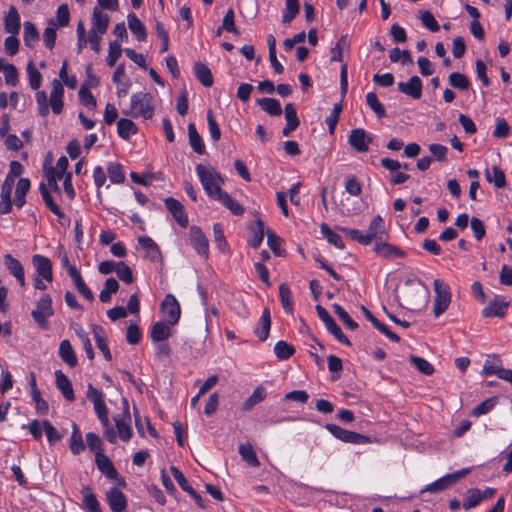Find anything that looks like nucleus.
I'll list each match as a JSON object with an SVG mask.
<instances>
[{"label": "nucleus", "instance_id": "a878e982", "mask_svg": "<svg viewBox=\"0 0 512 512\" xmlns=\"http://www.w3.org/2000/svg\"><path fill=\"white\" fill-rule=\"evenodd\" d=\"M508 309V303L495 299L492 301L488 306H486L482 310V315L486 318L488 317H502L506 314V311Z\"/></svg>", "mask_w": 512, "mask_h": 512}, {"label": "nucleus", "instance_id": "2f4dec72", "mask_svg": "<svg viewBox=\"0 0 512 512\" xmlns=\"http://www.w3.org/2000/svg\"><path fill=\"white\" fill-rule=\"evenodd\" d=\"M59 356L70 367H75L77 365V357L68 340L61 341L59 346Z\"/></svg>", "mask_w": 512, "mask_h": 512}, {"label": "nucleus", "instance_id": "393cba45", "mask_svg": "<svg viewBox=\"0 0 512 512\" xmlns=\"http://www.w3.org/2000/svg\"><path fill=\"white\" fill-rule=\"evenodd\" d=\"M4 27L7 33L17 35L20 30V16L14 6L9 8V11L4 20Z\"/></svg>", "mask_w": 512, "mask_h": 512}, {"label": "nucleus", "instance_id": "dca6fc26", "mask_svg": "<svg viewBox=\"0 0 512 512\" xmlns=\"http://www.w3.org/2000/svg\"><path fill=\"white\" fill-rule=\"evenodd\" d=\"M106 501L112 512H124L127 508L126 496L115 487L106 492Z\"/></svg>", "mask_w": 512, "mask_h": 512}, {"label": "nucleus", "instance_id": "7ed1b4c3", "mask_svg": "<svg viewBox=\"0 0 512 512\" xmlns=\"http://www.w3.org/2000/svg\"><path fill=\"white\" fill-rule=\"evenodd\" d=\"M434 285V302H433V313L435 317H439L449 307L452 299L450 287L441 279H435Z\"/></svg>", "mask_w": 512, "mask_h": 512}, {"label": "nucleus", "instance_id": "9b49d317", "mask_svg": "<svg viewBox=\"0 0 512 512\" xmlns=\"http://www.w3.org/2000/svg\"><path fill=\"white\" fill-rule=\"evenodd\" d=\"M373 251L382 258L392 259V258H404L406 253L402 251L399 247L388 243L385 240L376 241L374 243Z\"/></svg>", "mask_w": 512, "mask_h": 512}, {"label": "nucleus", "instance_id": "f257e3e1", "mask_svg": "<svg viewBox=\"0 0 512 512\" xmlns=\"http://www.w3.org/2000/svg\"><path fill=\"white\" fill-rule=\"evenodd\" d=\"M154 98L150 93L137 92L132 94L128 109H124L122 113L132 118L142 117L151 119L154 115Z\"/></svg>", "mask_w": 512, "mask_h": 512}, {"label": "nucleus", "instance_id": "f704fd0d", "mask_svg": "<svg viewBox=\"0 0 512 512\" xmlns=\"http://www.w3.org/2000/svg\"><path fill=\"white\" fill-rule=\"evenodd\" d=\"M188 137H189V144L191 148L197 153V154H204L205 153V146L203 144L202 138L197 132V129L193 123H190L188 125Z\"/></svg>", "mask_w": 512, "mask_h": 512}, {"label": "nucleus", "instance_id": "79ce46f5", "mask_svg": "<svg viewBox=\"0 0 512 512\" xmlns=\"http://www.w3.org/2000/svg\"><path fill=\"white\" fill-rule=\"evenodd\" d=\"M118 135L123 139H129L131 135L137 133V127L134 122L130 119L121 118L117 122Z\"/></svg>", "mask_w": 512, "mask_h": 512}, {"label": "nucleus", "instance_id": "3c124183", "mask_svg": "<svg viewBox=\"0 0 512 512\" xmlns=\"http://www.w3.org/2000/svg\"><path fill=\"white\" fill-rule=\"evenodd\" d=\"M350 45L349 39L347 35L341 36L335 47L331 49V61L341 62L343 59V51L348 49Z\"/></svg>", "mask_w": 512, "mask_h": 512}, {"label": "nucleus", "instance_id": "cd10ccee", "mask_svg": "<svg viewBox=\"0 0 512 512\" xmlns=\"http://www.w3.org/2000/svg\"><path fill=\"white\" fill-rule=\"evenodd\" d=\"M194 73L198 81L205 87L213 85V76L208 66L202 62H195Z\"/></svg>", "mask_w": 512, "mask_h": 512}, {"label": "nucleus", "instance_id": "f3484780", "mask_svg": "<svg viewBox=\"0 0 512 512\" xmlns=\"http://www.w3.org/2000/svg\"><path fill=\"white\" fill-rule=\"evenodd\" d=\"M4 265L9 273L16 278L19 285L24 287L26 284L24 267L21 262L11 254L4 255Z\"/></svg>", "mask_w": 512, "mask_h": 512}, {"label": "nucleus", "instance_id": "5701e85b", "mask_svg": "<svg viewBox=\"0 0 512 512\" xmlns=\"http://www.w3.org/2000/svg\"><path fill=\"white\" fill-rule=\"evenodd\" d=\"M271 328V316L268 308H265L262 312V315L259 319L258 325L255 328L254 332L260 341H265L270 332Z\"/></svg>", "mask_w": 512, "mask_h": 512}, {"label": "nucleus", "instance_id": "e2e57ef3", "mask_svg": "<svg viewBox=\"0 0 512 512\" xmlns=\"http://www.w3.org/2000/svg\"><path fill=\"white\" fill-rule=\"evenodd\" d=\"M333 310L346 327L355 330L358 324L350 317V315L339 304H333Z\"/></svg>", "mask_w": 512, "mask_h": 512}, {"label": "nucleus", "instance_id": "ddd939ff", "mask_svg": "<svg viewBox=\"0 0 512 512\" xmlns=\"http://www.w3.org/2000/svg\"><path fill=\"white\" fill-rule=\"evenodd\" d=\"M32 263L35 266L37 277H41L47 282L53 281L52 262L48 257L40 254L33 255Z\"/></svg>", "mask_w": 512, "mask_h": 512}, {"label": "nucleus", "instance_id": "37998d69", "mask_svg": "<svg viewBox=\"0 0 512 512\" xmlns=\"http://www.w3.org/2000/svg\"><path fill=\"white\" fill-rule=\"evenodd\" d=\"M485 175L487 181L493 183L497 188H502L506 184L505 174L497 166H494L491 169H487Z\"/></svg>", "mask_w": 512, "mask_h": 512}, {"label": "nucleus", "instance_id": "4c0bfd02", "mask_svg": "<svg viewBox=\"0 0 512 512\" xmlns=\"http://www.w3.org/2000/svg\"><path fill=\"white\" fill-rule=\"evenodd\" d=\"M279 298L284 311L288 314H292L294 310L292 293L286 283H282L279 286Z\"/></svg>", "mask_w": 512, "mask_h": 512}, {"label": "nucleus", "instance_id": "5fc2aeb1", "mask_svg": "<svg viewBox=\"0 0 512 512\" xmlns=\"http://www.w3.org/2000/svg\"><path fill=\"white\" fill-rule=\"evenodd\" d=\"M86 443L89 448V450L95 454V457L97 455H102L103 453V442L101 438L93 432H88L86 434Z\"/></svg>", "mask_w": 512, "mask_h": 512}, {"label": "nucleus", "instance_id": "6e6d98bb", "mask_svg": "<svg viewBox=\"0 0 512 512\" xmlns=\"http://www.w3.org/2000/svg\"><path fill=\"white\" fill-rule=\"evenodd\" d=\"M482 502L480 496V490L477 488H472L467 490L465 500L463 502V508L465 510H470L476 506H478Z\"/></svg>", "mask_w": 512, "mask_h": 512}, {"label": "nucleus", "instance_id": "412c9836", "mask_svg": "<svg viewBox=\"0 0 512 512\" xmlns=\"http://www.w3.org/2000/svg\"><path fill=\"white\" fill-rule=\"evenodd\" d=\"M95 463L99 471L104 474L107 478L116 480L119 476L117 470L115 469L112 461L105 454L97 455L95 457Z\"/></svg>", "mask_w": 512, "mask_h": 512}, {"label": "nucleus", "instance_id": "72a5a7b5", "mask_svg": "<svg viewBox=\"0 0 512 512\" xmlns=\"http://www.w3.org/2000/svg\"><path fill=\"white\" fill-rule=\"evenodd\" d=\"M69 446L72 454L74 455L80 454L85 449L82 434L76 423L72 424V434L69 440Z\"/></svg>", "mask_w": 512, "mask_h": 512}, {"label": "nucleus", "instance_id": "b1692460", "mask_svg": "<svg viewBox=\"0 0 512 512\" xmlns=\"http://www.w3.org/2000/svg\"><path fill=\"white\" fill-rule=\"evenodd\" d=\"M70 277L73 280V283L78 290V292L86 298L88 301L94 300V294L93 292L88 288V286L85 284L80 272L77 268H71L70 269Z\"/></svg>", "mask_w": 512, "mask_h": 512}, {"label": "nucleus", "instance_id": "a19ab883", "mask_svg": "<svg viewBox=\"0 0 512 512\" xmlns=\"http://www.w3.org/2000/svg\"><path fill=\"white\" fill-rule=\"evenodd\" d=\"M449 85L460 91H466L470 87V81L468 77L460 72H452L448 76Z\"/></svg>", "mask_w": 512, "mask_h": 512}, {"label": "nucleus", "instance_id": "58836bf2", "mask_svg": "<svg viewBox=\"0 0 512 512\" xmlns=\"http://www.w3.org/2000/svg\"><path fill=\"white\" fill-rule=\"evenodd\" d=\"M215 200L220 201L234 215H242L245 211L244 207L236 200H234L225 191L222 194H220Z\"/></svg>", "mask_w": 512, "mask_h": 512}, {"label": "nucleus", "instance_id": "c85d7f7f", "mask_svg": "<svg viewBox=\"0 0 512 512\" xmlns=\"http://www.w3.org/2000/svg\"><path fill=\"white\" fill-rule=\"evenodd\" d=\"M31 397L35 402L36 412L40 415H45L48 413L49 406L48 403L42 398L40 391L37 389L36 380L34 375L31 380Z\"/></svg>", "mask_w": 512, "mask_h": 512}, {"label": "nucleus", "instance_id": "864d4df0", "mask_svg": "<svg viewBox=\"0 0 512 512\" xmlns=\"http://www.w3.org/2000/svg\"><path fill=\"white\" fill-rule=\"evenodd\" d=\"M274 353L278 359L287 360L295 353V349L286 341L280 340L274 346Z\"/></svg>", "mask_w": 512, "mask_h": 512}, {"label": "nucleus", "instance_id": "4468645a", "mask_svg": "<svg viewBox=\"0 0 512 512\" xmlns=\"http://www.w3.org/2000/svg\"><path fill=\"white\" fill-rule=\"evenodd\" d=\"M166 209L173 215L175 221L183 228L188 226V216L183 205L176 199L168 197L164 200Z\"/></svg>", "mask_w": 512, "mask_h": 512}, {"label": "nucleus", "instance_id": "f8f14e48", "mask_svg": "<svg viewBox=\"0 0 512 512\" xmlns=\"http://www.w3.org/2000/svg\"><path fill=\"white\" fill-rule=\"evenodd\" d=\"M114 422L117 429L116 435L118 434L119 438L124 441L128 442L132 435V428H131V417L129 412L125 411L121 414H117L114 416Z\"/></svg>", "mask_w": 512, "mask_h": 512}, {"label": "nucleus", "instance_id": "bb28decb", "mask_svg": "<svg viewBox=\"0 0 512 512\" xmlns=\"http://www.w3.org/2000/svg\"><path fill=\"white\" fill-rule=\"evenodd\" d=\"M97 348L103 353L107 361L112 360L111 352L106 343L105 333L101 326L95 325L92 329Z\"/></svg>", "mask_w": 512, "mask_h": 512}, {"label": "nucleus", "instance_id": "49530a36", "mask_svg": "<svg viewBox=\"0 0 512 512\" xmlns=\"http://www.w3.org/2000/svg\"><path fill=\"white\" fill-rule=\"evenodd\" d=\"M239 454L241 458L252 467H258L260 462L251 444H241L239 446Z\"/></svg>", "mask_w": 512, "mask_h": 512}, {"label": "nucleus", "instance_id": "603ef678", "mask_svg": "<svg viewBox=\"0 0 512 512\" xmlns=\"http://www.w3.org/2000/svg\"><path fill=\"white\" fill-rule=\"evenodd\" d=\"M299 8L298 0H286L285 9L282 14L283 23H290L299 13Z\"/></svg>", "mask_w": 512, "mask_h": 512}, {"label": "nucleus", "instance_id": "a18cd8bd", "mask_svg": "<svg viewBox=\"0 0 512 512\" xmlns=\"http://www.w3.org/2000/svg\"><path fill=\"white\" fill-rule=\"evenodd\" d=\"M258 104L268 114L272 116H279L282 114L281 104L274 98H262L258 100Z\"/></svg>", "mask_w": 512, "mask_h": 512}, {"label": "nucleus", "instance_id": "4be33fe9", "mask_svg": "<svg viewBox=\"0 0 512 512\" xmlns=\"http://www.w3.org/2000/svg\"><path fill=\"white\" fill-rule=\"evenodd\" d=\"M109 26V16L103 13L98 8H94L92 16V27L89 31H94L103 35L106 33Z\"/></svg>", "mask_w": 512, "mask_h": 512}, {"label": "nucleus", "instance_id": "de8ad7c7", "mask_svg": "<svg viewBox=\"0 0 512 512\" xmlns=\"http://www.w3.org/2000/svg\"><path fill=\"white\" fill-rule=\"evenodd\" d=\"M266 398V390L263 386L255 388L253 393L243 403L244 410H251L255 405L262 402Z\"/></svg>", "mask_w": 512, "mask_h": 512}, {"label": "nucleus", "instance_id": "c03bdc74", "mask_svg": "<svg viewBox=\"0 0 512 512\" xmlns=\"http://www.w3.org/2000/svg\"><path fill=\"white\" fill-rule=\"evenodd\" d=\"M118 288H119L118 281L115 278H113V277L108 278L105 281L104 287H103V289L100 292V295H99L100 301L102 303L110 302L111 295L116 293Z\"/></svg>", "mask_w": 512, "mask_h": 512}, {"label": "nucleus", "instance_id": "6e6552de", "mask_svg": "<svg viewBox=\"0 0 512 512\" xmlns=\"http://www.w3.org/2000/svg\"><path fill=\"white\" fill-rule=\"evenodd\" d=\"M364 235L368 238L367 245L371 244L373 241L376 242L388 238L384 220L380 215H376L372 218L368 230Z\"/></svg>", "mask_w": 512, "mask_h": 512}, {"label": "nucleus", "instance_id": "c9c22d12", "mask_svg": "<svg viewBox=\"0 0 512 512\" xmlns=\"http://www.w3.org/2000/svg\"><path fill=\"white\" fill-rule=\"evenodd\" d=\"M39 190L41 193V196L46 204V206L49 208V210L55 214L58 218H63L65 215L60 209V207L54 202L49 190L46 187L45 183H40Z\"/></svg>", "mask_w": 512, "mask_h": 512}, {"label": "nucleus", "instance_id": "473e14b6", "mask_svg": "<svg viewBox=\"0 0 512 512\" xmlns=\"http://www.w3.org/2000/svg\"><path fill=\"white\" fill-rule=\"evenodd\" d=\"M264 235H266L265 225L262 220L257 219L255 226L251 228V236L248 240L249 245L257 249L261 245Z\"/></svg>", "mask_w": 512, "mask_h": 512}, {"label": "nucleus", "instance_id": "8fccbe9b", "mask_svg": "<svg viewBox=\"0 0 512 512\" xmlns=\"http://www.w3.org/2000/svg\"><path fill=\"white\" fill-rule=\"evenodd\" d=\"M320 231L330 244L341 250L345 248L341 237L332 231L326 223H322L320 225Z\"/></svg>", "mask_w": 512, "mask_h": 512}, {"label": "nucleus", "instance_id": "ea45409f", "mask_svg": "<svg viewBox=\"0 0 512 512\" xmlns=\"http://www.w3.org/2000/svg\"><path fill=\"white\" fill-rule=\"evenodd\" d=\"M30 180L28 178H20L15 191V205L22 208L25 204V196L30 189Z\"/></svg>", "mask_w": 512, "mask_h": 512}, {"label": "nucleus", "instance_id": "09e8293b", "mask_svg": "<svg viewBox=\"0 0 512 512\" xmlns=\"http://www.w3.org/2000/svg\"><path fill=\"white\" fill-rule=\"evenodd\" d=\"M23 39L25 45L28 47H34L35 43L39 39V34L35 25L29 21L24 22Z\"/></svg>", "mask_w": 512, "mask_h": 512}, {"label": "nucleus", "instance_id": "39448f33", "mask_svg": "<svg viewBox=\"0 0 512 512\" xmlns=\"http://www.w3.org/2000/svg\"><path fill=\"white\" fill-rule=\"evenodd\" d=\"M31 314L40 327H47V318L53 315L52 299L49 294H43L41 296L37 301L36 309H34Z\"/></svg>", "mask_w": 512, "mask_h": 512}, {"label": "nucleus", "instance_id": "6ab92c4d", "mask_svg": "<svg viewBox=\"0 0 512 512\" xmlns=\"http://www.w3.org/2000/svg\"><path fill=\"white\" fill-rule=\"evenodd\" d=\"M56 377V386L64 396V398L70 402L75 400V395L73 391V387L71 381L68 377L61 371H55Z\"/></svg>", "mask_w": 512, "mask_h": 512}, {"label": "nucleus", "instance_id": "bf43d9fd", "mask_svg": "<svg viewBox=\"0 0 512 512\" xmlns=\"http://www.w3.org/2000/svg\"><path fill=\"white\" fill-rule=\"evenodd\" d=\"M452 485L453 484H452L451 480L449 479L448 475H445V476L441 477L440 479L436 480L435 482L426 486L424 489L421 490V493L443 491Z\"/></svg>", "mask_w": 512, "mask_h": 512}, {"label": "nucleus", "instance_id": "a211bd4d", "mask_svg": "<svg viewBox=\"0 0 512 512\" xmlns=\"http://www.w3.org/2000/svg\"><path fill=\"white\" fill-rule=\"evenodd\" d=\"M64 88L58 79L52 81V89L49 97V104L54 114H60L63 110Z\"/></svg>", "mask_w": 512, "mask_h": 512}, {"label": "nucleus", "instance_id": "20e7f679", "mask_svg": "<svg viewBox=\"0 0 512 512\" xmlns=\"http://www.w3.org/2000/svg\"><path fill=\"white\" fill-rule=\"evenodd\" d=\"M325 429L329 431L335 438L346 443L359 445L371 443L370 437L349 431L336 424L328 423L325 425Z\"/></svg>", "mask_w": 512, "mask_h": 512}, {"label": "nucleus", "instance_id": "7c9ffc66", "mask_svg": "<svg viewBox=\"0 0 512 512\" xmlns=\"http://www.w3.org/2000/svg\"><path fill=\"white\" fill-rule=\"evenodd\" d=\"M127 21L130 31L135 35L137 40L144 41L147 33L144 24L139 20V18L134 13H130L127 16Z\"/></svg>", "mask_w": 512, "mask_h": 512}, {"label": "nucleus", "instance_id": "aec40b11", "mask_svg": "<svg viewBox=\"0 0 512 512\" xmlns=\"http://www.w3.org/2000/svg\"><path fill=\"white\" fill-rule=\"evenodd\" d=\"M167 321H158L153 324L150 336L153 342H162L171 336V327Z\"/></svg>", "mask_w": 512, "mask_h": 512}, {"label": "nucleus", "instance_id": "0eeeda50", "mask_svg": "<svg viewBox=\"0 0 512 512\" xmlns=\"http://www.w3.org/2000/svg\"><path fill=\"white\" fill-rule=\"evenodd\" d=\"M189 244L202 257L208 258L209 244L203 231L198 226H191L189 230Z\"/></svg>", "mask_w": 512, "mask_h": 512}, {"label": "nucleus", "instance_id": "052dcab7", "mask_svg": "<svg viewBox=\"0 0 512 512\" xmlns=\"http://www.w3.org/2000/svg\"><path fill=\"white\" fill-rule=\"evenodd\" d=\"M366 103L370 107V109L379 117L382 118L385 116V108L380 103L377 98V95L373 92H369L366 95Z\"/></svg>", "mask_w": 512, "mask_h": 512}, {"label": "nucleus", "instance_id": "774afa93", "mask_svg": "<svg viewBox=\"0 0 512 512\" xmlns=\"http://www.w3.org/2000/svg\"><path fill=\"white\" fill-rule=\"evenodd\" d=\"M267 244L269 248L274 252L275 255H281V242L282 239L277 236L270 228L266 229Z\"/></svg>", "mask_w": 512, "mask_h": 512}, {"label": "nucleus", "instance_id": "13d9d810", "mask_svg": "<svg viewBox=\"0 0 512 512\" xmlns=\"http://www.w3.org/2000/svg\"><path fill=\"white\" fill-rule=\"evenodd\" d=\"M389 59L393 63L401 61L403 65L413 63L410 52L408 50L401 51L399 48H393L390 50Z\"/></svg>", "mask_w": 512, "mask_h": 512}, {"label": "nucleus", "instance_id": "4d7b16f0", "mask_svg": "<svg viewBox=\"0 0 512 512\" xmlns=\"http://www.w3.org/2000/svg\"><path fill=\"white\" fill-rule=\"evenodd\" d=\"M108 177L113 184H120L125 180L122 166L119 163H110L107 168Z\"/></svg>", "mask_w": 512, "mask_h": 512}, {"label": "nucleus", "instance_id": "2eb2a0df", "mask_svg": "<svg viewBox=\"0 0 512 512\" xmlns=\"http://www.w3.org/2000/svg\"><path fill=\"white\" fill-rule=\"evenodd\" d=\"M397 87L401 93L412 99L418 100L422 96L423 85L418 76H412L407 82H399Z\"/></svg>", "mask_w": 512, "mask_h": 512}, {"label": "nucleus", "instance_id": "680f3d73", "mask_svg": "<svg viewBox=\"0 0 512 512\" xmlns=\"http://www.w3.org/2000/svg\"><path fill=\"white\" fill-rule=\"evenodd\" d=\"M27 74L31 88L34 90L38 89L41 85L42 76L40 72L36 69L33 61H29V63L27 64Z\"/></svg>", "mask_w": 512, "mask_h": 512}, {"label": "nucleus", "instance_id": "f03ea898", "mask_svg": "<svg viewBox=\"0 0 512 512\" xmlns=\"http://www.w3.org/2000/svg\"><path fill=\"white\" fill-rule=\"evenodd\" d=\"M196 173L205 192L210 198L215 200L220 194L224 192L221 189L223 179L214 168L198 164L196 166Z\"/></svg>", "mask_w": 512, "mask_h": 512}, {"label": "nucleus", "instance_id": "423d86ee", "mask_svg": "<svg viewBox=\"0 0 512 512\" xmlns=\"http://www.w3.org/2000/svg\"><path fill=\"white\" fill-rule=\"evenodd\" d=\"M161 313L165 321L170 325L178 323L181 315L180 304L174 295L168 294L161 303Z\"/></svg>", "mask_w": 512, "mask_h": 512}, {"label": "nucleus", "instance_id": "1a4fd4ad", "mask_svg": "<svg viewBox=\"0 0 512 512\" xmlns=\"http://www.w3.org/2000/svg\"><path fill=\"white\" fill-rule=\"evenodd\" d=\"M371 142L372 138L362 128L353 129L348 138L349 145L360 153L367 152Z\"/></svg>", "mask_w": 512, "mask_h": 512}, {"label": "nucleus", "instance_id": "338daca9", "mask_svg": "<svg viewBox=\"0 0 512 512\" xmlns=\"http://www.w3.org/2000/svg\"><path fill=\"white\" fill-rule=\"evenodd\" d=\"M420 20L423 26L431 32H437L440 28L433 14L427 10L420 12Z\"/></svg>", "mask_w": 512, "mask_h": 512}, {"label": "nucleus", "instance_id": "0e129e2a", "mask_svg": "<svg viewBox=\"0 0 512 512\" xmlns=\"http://www.w3.org/2000/svg\"><path fill=\"white\" fill-rule=\"evenodd\" d=\"M341 111H342V105L340 103L334 104L330 115L325 120L330 134H334L336 125L339 121Z\"/></svg>", "mask_w": 512, "mask_h": 512}, {"label": "nucleus", "instance_id": "69168bd1", "mask_svg": "<svg viewBox=\"0 0 512 512\" xmlns=\"http://www.w3.org/2000/svg\"><path fill=\"white\" fill-rule=\"evenodd\" d=\"M410 361L421 373L425 375L433 374L434 367L424 358L412 355Z\"/></svg>", "mask_w": 512, "mask_h": 512}, {"label": "nucleus", "instance_id": "e433bc0d", "mask_svg": "<svg viewBox=\"0 0 512 512\" xmlns=\"http://www.w3.org/2000/svg\"><path fill=\"white\" fill-rule=\"evenodd\" d=\"M503 369L502 361L497 356H489L483 365L481 373L484 376L496 375L498 377Z\"/></svg>", "mask_w": 512, "mask_h": 512}, {"label": "nucleus", "instance_id": "9d476101", "mask_svg": "<svg viewBox=\"0 0 512 512\" xmlns=\"http://www.w3.org/2000/svg\"><path fill=\"white\" fill-rule=\"evenodd\" d=\"M95 413L100 420L103 428H104V435L108 442L115 443L116 442V431L110 426L109 421V414H108V408L105 405L104 401L100 403H96L94 405Z\"/></svg>", "mask_w": 512, "mask_h": 512}, {"label": "nucleus", "instance_id": "c756f323", "mask_svg": "<svg viewBox=\"0 0 512 512\" xmlns=\"http://www.w3.org/2000/svg\"><path fill=\"white\" fill-rule=\"evenodd\" d=\"M82 501L87 510L90 512H102L100 504L93 493L91 487L84 486L81 489Z\"/></svg>", "mask_w": 512, "mask_h": 512}]
</instances>
